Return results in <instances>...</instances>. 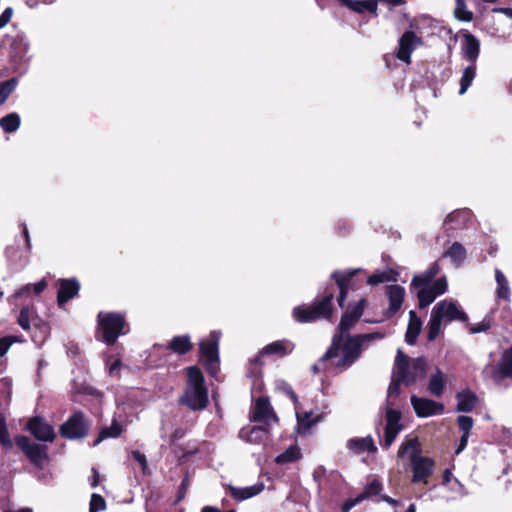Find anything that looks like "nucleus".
I'll return each instance as SVG.
<instances>
[{
  "mask_svg": "<svg viewBox=\"0 0 512 512\" xmlns=\"http://www.w3.org/2000/svg\"><path fill=\"white\" fill-rule=\"evenodd\" d=\"M366 303L367 300L361 298L357 302L348 304L341 316L337 332L332 337L331 345L319 359V362H326L337 358L339 353L342 352L341 358L333 362V365L341 370L348 369L360 358L364 342L383 338L384 334L380 332L358 335L349 334V331L362 317Z\"/></svg>",
  "mask_w": 512,
  "mask_h": 512,
  "instance_id": "1",
  "label": "nucleus"
},
{
  "mask_svg": "<svg viewBox=\"0 0 512 512\" xmlns=\"http://www.w3.org/2000/svg\"><path fill=\"white\" fill-rule=\"evenodd\" d=\"M358 271L359 270H335L332 272L330 277L335 281V284H327L322 292V295L317 297L314 302L310 304L318 321H332L335 312L333 300L336 288L339 289L337 303L340 308H344L351 282Z\"/></svg>",
  "mask_w": 512,
  "mask_h": 512,
  "instance_id": "2",
  "label": "nucleus"
},
{
  "mask_svg": "<svg viewBox=\"0 0 512 512\" xmlns=\"http://www.w3.org/2000/svg\"><path fill=\"white\" fill-rule=\"evenodd\" d=\"M178 402L192 411H200L208 406V389L204 374L198 366L187 368L186 387Z\"/></svg>",
  "mask_w": 512,
  "mask_h": 512,
  "instance_id": "3",
  "label": "nucleus"
},
{
  "mask_svg": "<svg viewBox=\"0 0 512 512\" xmlns=\"http://www.w3.org/2000/svg\"><path fill=\"white\" fill-rule=\"evenodd\" d=\"M126 326V319L121 313L100 311L97 315L96 338L112 346L119 336L126 334Z\"/></svg>",
  "mask_w": 512,
  "mask_h": 512,
  "instance_id": "4",
  "label": "nucleus"
},
{
  "mask_svg": "<svg viewBox=\"0 0 512 512\" xmlns=\"http://www.w3.org/2000/svg\"><path fill=\"white\" fill-rule=\"evenodd\" d=\"M199 353L203 359V366L207 373L215 377L219 372V335L212 331L208 340L199 343Z\"/></svg>",
  "mask_w": 512,
  "mask_h": 512,
  "instance_id": "5",
  "label": "nucleus"
},
{
  "mask_svg": "<svg viewBox=\"0 0 512 512\" xmlns=\"http://www.w3.org/2000/svg\"><path fill=\"white\" fill-rule=\"evenodd\" d=\"M92 421L82 411H75L66 420V440H83L91 430Z\"/></svg>",
  "mask_w": 512,
  "mask_h": 512,
  "instance_id": "6",
  "label": "nucleus"
},
{
  "mask_svg": "<svg viewBox=\"0 0 512 512\" xmlns=\"http://www.w3.org/2000/svg\"><path fill=\"white\" fill-rule=\"evenodd\" d=\"M379 2L392 7H397L404 5L406 0H343L341 4L357 14H364L368 12L374 17H377Z\"/></svg>",
  "mask_w": 512,
  "mask_h": 512,
  "instance_id": "7",
  "label": "nucleus"
},
{
  "mask_svg": "<svg viewBox=\"0 0 512 512\" xmlns=\"http://www.w3.org/2000/svg\"><path fill=\"white\" fill-rule=\"evenodd\" d=\"M401 412L396 409L389 408L385 414V428H384V444L383 447L388 449L396 440L400 431L404 428L401 424Z\"/></svg>",
  "mask_w": 512,
  "mask_h": 512,
  "instance_id": "8",
  "label": "nucleus"
},
{
  "mask_svg": "<svg viewBox=\"0 0 512 512\" xmlns=\"http://www.w3.org/2000/svg\"><path fill=\"white\" fill-rule=\"evenodd\" d=\"M411 471H412V483H428V479L431 477L435 461L426 456H420L413 460H410Z\"/></svg>",
  "mask_w": 512,
  "mask_h": 512,
  "instance_id": "9",
  "label": "nucleus"
},
{
  "mask_svg": "<svg viewBox=\"0 0 512 512\" xmlns=\"http://www.w3.org/2000/svg\"><path fill=\"white\" fill-rule=\"evenodd\" d=\"M423 43L422 38L418 37L413 31H405L399 39L396 57L406 63H411V54L417 47Z\"/></svg>",
  "mask_w": 512,
  "mask_h": 512,
  "instance_id": "10",
  "label": "nucleus"
},
{
  "mask_svg": "<svg viewBox=\"0 0 512 512\" xmlns=\"http://www.w3.org/2000/svg\"><path fill=\"white\" fill-rule=\"evenodd\" d=\"M411 404L415 414L420 418H426L433 415H440L444 412V404L428 398L411 396Z\"/></svg>",
  "mask_w": 512,
  "mask_h": 512,
  "instance_id": "11",
  "label": "nucleus"
},
{
  "mask_svg": "<svg viewBox=\"0 0 512 512\" xmlns=\"http://www.w3.org/2000/svg\"><path fill=\"white\" fill-rule=\"evenodd\" d=\"M15 441L33 464L38 466L43 464L46 459V449L44 446L31 442L26 436H18Z\"/></svg>",
  "mask_w": 512,
  "mask_h": 512,
  "instance_id": "12",
  "label": "nucleus"
},
{
  "mask_svg": "<svg viewBox=\"0 0 512 512\" xmlns=\"http://www.w3.org/2000/svg\"><path fill=\"white\" fill-rule=\"evenodd\" d=\"M385 293L389 300V307L384 312V316L389 319L401 309L405 297V289L398 284L387 285Z\"/></svg>",
  "mask_w": 512,
  "mask_h": 512,
  "instance_id": "13",
  "label": "nucleus"
},
{
  "mask_svg": "<svg viewBox=\"0 0 512 512\" xmlns=\"http://www.w3.org/2000/svg\"><path fill=\"white\" fill-rule=\"evenodd\" d=\"M27 430L39 441L52 442L55 438L52 426L40 417L30 419Z\"/></svg>",
  "mask_w": 512,
  "mask_h": 512,
  "instance_id": "14",
  "label": "nucleus"
},
{
  "mask_svg": "<svg viewBox=\"0 0 512 512\" xmlns=\"http://www.w3.org/2000/svg\"><path fill=\"white\" fill-rule=\"evenodd\" d=\"M294 349L295 344L291 340H276L264 346L255 361H258L260 356H276L278 358H283L290 355Z\"/></svg>",
  "mask_w": 512,
  "mask_h": 512,
  "instance_id": "15",
  "label": "nucleus"
},
{
  "mask_svg": "<svg viewBox=\"0 0 512 512\" xmlns=\"http://www.w3.org/2000/svg\"><path fill=\"white\" fill-rule=\"evenodd\" d=\"M395 366L397 369V376H400V381H403L405 385L410 386L417 381L418 375L413 374L410 371L409 357L405 355L401 350H398L397 352Z\"/></svg>",
  "mask_w": 512,
  "mask_h": 512,
  "instance_id": "16",
  "label": "nucleus"
},
{
  "mask_svg": "<svg viewBox=\"0 0 512 512\" xmlns=\"http://www.w3.org/2000/svg\"><path fill=\"white\" fill-rule=\"evenodd\" d=\"M461 53L469 63L477 64L480 54V41L474 34L468 31L463 34Z\"/></svg>",
  "mask_w": 512,
  "mask_h": 512,
  "instance_id": "17",
  "label": "nucleus"
},
{
  "mask_svg": "<svg viewBox=\"0 0 512 512\" xmlns=\"http://www.w3.org/2000/svg\"><path fill=\"white\" fill-rule=\"evenodd\" d=\"M271 418L276 419L277 416L271 407L269 398L266 396L258 397L255 401L251 420L254 422H267Z\"/></svg>",
  "mask_w": 512,
  "mask_h": 512,
  "instance_id": "18",
  "label": "nucleus"
},
{
  "mask_svg": "<svg viewBox=\"0 0 512 512\" xmlns=\"http://www.w3.org/2000/svg\"><path fill=\"white\" fill-rule=\"evenodd\" d=\"M455 398L457 400L456 411L458 412H472L479 403L477 394L470 389L457 392Z\"/></svg>",
  "mask_w": 512,
  "mask_h": 512,
  "instance_id": "19",
  "label": "nucleus"
},
{
  "mask_svg": "<svg viewBox=\"0 0 512 512\" xmlns=\"http://www.w3.org/2000/svg\"><path fill=\"white\" fill-rule=\"evenodd\" d=\"M440 312L442 315V319H446L448 322L451 321H461V322H468L469 318L467 314L459 309L456 303L454 302H446V301H440L438 302L434 307H439Z\"/></svg>",
  "mask_w": 512,
  "mask_h": 512,
  "instance_id": "20",
  "label": "nucleus"
},
{
  "mask_svg": "<svg viewBox=\"0 0 512 512\" xmlns=\"http://www.w3.org/2000/svg\"><path fill=\"white\" fill-rule=\"evenodd\" d=\"M73 398L72 400L74 402H80L79 396H87L94 400L101 401L104 393L98 389H96L94 386L87 384V383H77L73 382Z\"/></svg>",
  "mask_w": 512,
  "mask_h": 512,
  "instance_id": "21",
  "label": "nucleus"
},
{
  "mask_svg": "<svg viewBox=\"0 0 512 512\" xmlns=\"http://www.w3.org/2000/svg\"><path fill=\"white\" fill-rule=\"evenodd\" d=\"M268 430L264 427H244L239 432V437L252 444H261L267 440Z\"/></svg>",
  "mask_w": 512,
  "mask_h": 512,
  "instance_id": "22",
  "label": "nucleus"
},
{
  "mask_svg": "<svg viewBox=\"0 0 512 512\" xmlns=\"http://www.w3.org/2000/svg\"><path fill=\"white\" fill-rule=\"evenodd\" d=\"M347 447L354 454H362L364 452L376 453L377 447L375 446L374 440L371 436L364 438H351L347 442Z\"/></svg>",
  "mask_w": 512,
  "mask_h": 512,
  "instance_id": "23",
  "label": "nucleus"
},
{
  "mask_svg": "<svg viewBox=\"0 0 512 512\" xmlns=\"http://www.w3.org/2000/svg\"><path fill=\"white\" fill-rule=\"evenodd\" d=\"M166 349L177 355H185L193 349V343L189 335H178L168 342Z\"/></svg>",
  "mask_w": 512,
  "mask_h": 512,
  "instance_id": "24",
  "label": "nucleus"
},
{
  "mask_svg": "<svg viewBox=\"0 0 512 512\" xmlns=\"http://www.w3.org/2000/svg\"><path fill=\"white\" fill-rule=\"evenodd\" d=\"M407 453H409V460L422 456L421 443L417 437L406 439L399 446L397 451L399 458H403Z\"/></svg>",
  "mask_w": 512,
  "mask_h": 512,
  "instance_id": "25",
  "label": "nucleus"
},
{
  "mask_svg": "<svg viewBox=\"0 0 512 512\" xmlns=\"http://www.w3.org/2000/svg\"><path fill=\"white\" fill-rule=\"evenodd\" d=\"M422 321L414 310L409 312V322L405 333V341L408 345L416 344L417 338L421 332Z\"/></svg>",
  "mask_w": 512,
  "mask_h": 512,
  "instance_id": "26",
  "label": "nucleus"
},
{
  "mask_svg": "<svg viewBox=\"0 0 512 512\" xmlns=\"http://www.w3.org/2000/svg\"><path fill=\"white\" fill-rule=\"evenodd\" d=\"M228 489L232 498L238 501H243L258 495L264 489V485L263 483H260L244 488L229 486Z\"/></svg>",
  "mask_w": 512,
  "mask_h": 512,
  "instance_id": "27",
  "label": "nucleus"
},
{
  "mask_svg": "<svg viewBox=\"0 0 512 512\" xmlns=\"http://www.w3.org/2000/svg\"><path fill=\"white\" fill-rule=\"evenodd\" d=\"M470 219L469 211L466 209L455 210L447 215L445 225H450L447 229L456 230L466 226Z\"/></svg>",
  "mask_w": 512,
  "mask_h": 512,
  "instance_id": "28",
  "label": "nucleus"
},
{
  "mask_svg": "<svg viewBox=\"0 0 512 512\" xmlns=\"http://www.w3.org/2000/svg\"><path fill=\"white\" fill-rule=\"evenodd\" d=\"M440 308L441 306L439 307H433L432 309V312H431V317H430V320L428 322V326H427V340L428 341H434L440 331H441V323H442V315H441V312H440Z\"/></svg>",
  "mask_w": 512,
  "mask_h": 512,
  "instance_id": "29",
  "label": "nucleus"
},
{
  "mask_svg": "<svg viewBox=\"0 0 512 512\" xmlns=\"http://www.w3.org/2000/svg\"><path fill=\"white\" fill-rule=\"evenodd\" d=\"M122 432L123 426L114 419L109 427H104L99 431L93 442V446L99 445L102 441L108 438H117L121 435Z\"/></svg>",
  "mask_w": 512,
  "mask_h": 512,
  "instance_id": "30",
  "label": "nucleus"
},
{
  "mask_svg": "<svg viewBox=\"0 0 512 512\" xmlns=\"http://www.w3.org/2000/svg\"><path fill=\"white\" fill-rule=\"evenodd\" d=\"M292 317L296 322L301 324L318 321L310 305H300L294 307L292 310Z\"/></svg>",
  "mask_w": 512,
  "mask_h": 512,
  "instance_id": "31",
  "label": "nucleus"
},
{
  "mask_svg": "<svg viewBox=\"0 0 512 512\" xmlns=\"http://www.w3.org/2000/svg\"><path fill=\"white\" fill-rule=\"evenodd\" d=\"M497 373L502 379H512V346L505 350L497 365Z\"/></svg>",
  "mask_w": 512,
  "mask_h": 512,
  "instance_id": "32",
  "label": "nucleus"
},
{
  "mask_svg": "<svg viewBox=\"0 0 512 512\" xmlns=\"http://www.w3.org/2000/svg\"><path fill=\"white\" fill-rule=\"evenodd\" d=\"M445 387V376L440 368L436 367V371L431 375L428 389L431 394L440 397L443 394Z\"/></svg>",
  "mask_w": 512,
  "mask_h": 512,
  "instance_id": "33",
  "label": "nucleus"
},
{
  "mask_svg": "<svg viewBox=\"0 0 512 512\" xmlns=\"http://www.w3.org/2000/svg\"><path fill=\"white\" fill-rule=\"evenodd\" d=\"M477 64L469 63V65L464 69L462 77L460 78V88L459 94L463 95L466 93L468 88L471 86L473 80L476 77Z\"/></svg>",
  "mask_w": 512,
  "mask_h": 512,
  "instance_id": "34",
  "label": "nucleus"
},
{
  "mask_svg": "<svg viewBox=\"0 0 512 512\" xmlns=\"http://www.w3.org/2000/svg\"><path fill=\"white\" fill-rule=\"evenodd\" d=\"M399 276V273L394 269H389L387 271H382L378 273H373L370 275L367 279V283L369 285H378L385 282H396L397 278Z\"/></svg>",
  "mask_w": 512,
  "mask_h": 512,
  "instance_id": "35",
  "label": "nucleus"
},
{
  "mask_svg": "<svg viewBox=\"0 0 512 512\" xmlns=\"http://www.w3.org/2000/svg\"><path fill=\"white\" fill-rule=\"evenodd\" d=\"M11 49L15 56L23 59L30 49L28 38L24 34H18L11 44Z\"/></svg>",
  "mask_w": 512,
  "mask_h": 512,
  "instance_id": "36",
  "label": "nucleus"
},
{
  "mask_svg": "<svg viewBox=\"0 0 512 512\" xmlns=\"http://www.w3.org/2000/svg\"><path fill=\"white\" fill-rule=\"evenodd\" d=\"M445 256L449 257L454 264L460 266L466 259L467 253L464 246L459 242H454L445 252Z\"/></svg>",
  "mask_w": 512,
  "mask_h": 512,
  "instance_id": "37",
  "label": "nucleus"
},
{
  "mask_svg": "<svg viewBox=\"0 0 512 512\" xmlns=\"http://www.w3.org/2000/svg\"><path fill=\"white\" fill-rule=\"evenodd\" d=\"M66 354L74 360V364L80 369L86 368L85 357L77 343L70 341L66 345Z\"/></svg>",
  "mask_w": 512,
  "mask_h": 512,
  "instance_id": "38",
  "label": "nucleus"
},
{
  "mask_svg": "<svg viewBox=\"0 0 512 512\" xmlns=\"http://www.w3.org/2000/svg\"><path fill=\"white\" fill-rule=\"evenodd\" d=\"M0 126L6 133H12L18 130L20 126V117L17 113H10L0 119Z\"/></svg>",
  "mask_w": 512,
  "mask_h": 512,
  "instance_id": "39",
  "label": "nucleus"
},
{
  "mask_svg": "<svg viewBox=\"0 0 512 512\" xmlns=\"http://www.w3.org/2000/svg\"><path fill=\"white\" fill-rule=\"evenodd\" d=\"M495 279L497 282V297L501 299H508L510 294L508 281L499 269L495 270Z\"/></svg>",
  "mask_w": 512,
  "mask_h": 512,
  "instance_id": "40",
  "label": "nucleus"
},
{
  "mask_svg": "<svg viewBox=\"0 0 512 512\" xmlns=\"http://www.w3.org/2000/svg\"><path fill=\"white\" fill-rule=\"evenodd\" d=\"M436 295L430 287H424L417 292L418 306L423 309L429 306L436 299Z\"/></svg>",
  "mask_w": 512,
  "mask_h": 512,
  "instance_id": "41",
  "label": "nucleus"
},
{
  "mask_svg": "<svg viewBox=\"0 0 512 512\" xmlns=\"http://www.w3.org/2000/svg\"><path fill=\"white\" fill-rule=\"evenodd\" d=\"M36 321L37 319L33 316L32 311L28 307L21 309L18 317V323L23 329H30L31 325H36Z\"/></svg>",
  "mask_w": 512,
  "mask_h": 512,
  "instance_id": "42",
  "label": "nucleus"
},
{
  "mask_svg": "<svg viewBox=\"0 0 512 512\" xmlns=\"http://www.w3.org/2000/svg\"><path fill=\"white\" fill-rule=\"evenodd\" d=\"M300 458V451L297 447H289L276 457L278 464L292 463Z\"/></svg>",
  "mask_w": 512,
  "mask_h": 512,
  "instance_id": "43",
  "label": "nucleus"
},
{
  "mask_svg": "<svg viewBox=\"0 0 512 512\" xmlns=\"http://www.w3.org/2000/svg\"><path fill=\"white\" fill-rule=\"evenodd\" d=\"M454 15L458 20L463 22H470L473 19V13L467 10L464 0H456Z\"/></svg>",
  "mask_w": 512,
  "mask_h": 512,
  "instance_id": "44",
  "label": "nucleus"
},
{
  "mask_svg": "<svg viewBox=\"0 0 512 512\" xmlns=\"http://www.w3.org/2000/svg\"><path fill=\"white\" fill-rule=\"evenodd\" d=\"M15 78L0 82V105H2L17 86Z\"/></svg>",
  "mask_w": 512,
  "mask_h": 512,
  "instance_id": "45",
  "label": "nucleus"
},
{
  "mask_svg": "<svg viewBox=\"0 0 512 512\" xmlns=\"http://www.w3.org/2000/svg\"><path fill=\"white\" fill-rule=\"evenodd\" d=\"M465 323L471 334L486 332L492 326V316L490 314L486 315L479 324H470L469 322Z\"/></svg>",
  "mask_w": 512,
  "mask_h": 512,
  "instance_id": "46",
  "label": "nucleus"
},
{
  "mask_svg": "<svg viewBox=\"0 0 512 512\" xmlns=\"http://www.w3.org/2000/svg\"><path fill=\"white\" fill-rule=\"evenodd\" d=\"M381 491L382 483L379 480L374 479L365 486L363 492L360 493L359 496H362L364 500L366 498L379 495Z\"/></svg>",
  "mask_w": 512,
  "mask_h": 512,
  "instance_id": "47",
  "label": "nucleus"
},
{
  "mask_svg": "<svg viewBox=\"0 0 512 512\" xmlns=\"http://www.w3.org/2000/svg\"><path fill=\"white\" fill-rule=\"evenodd\" d=\"M427 360L425 357H417L412 360L411 368L413 371L411 373L417 374L418 378L424 377L427 372Z\"/></svg>",
  "mask_w": 512,
  "mask_h": 512,
  "instance_id": "48",
  "label": "nucleus"
},
{
  "mask_svg": "<svg viewBox=\"0 0 512 512\" xmlns=\"http://www.w3.org/2000/svg\"><path fill=\"white\" fill-rule=\"evenodd\" d=\"M80 287V282L75 277L66 278V303L78 295Z\"/></svg>",
  "mask_w": 512,
  "mask_h": 512,
  "instance_id": "49",
  "label": "nucleus"
},
{
  "mask_svg": "<svg viewBox=\"0 0 512 512\" xmlns=\"http://www.w3.org/2000/svg\"><path fill=\"white\" fill-rule=\"evenodd\" d=\"M106 365L108 367V373L111 377H120V370L122 367V361L120 358H113V356H108L105 360Z\"/></svg>",
  "mask_w": 512,
  "mask_h": 512,
  "instance_id": "50",
  "label": "nucleus"
},
{
  "mask_svg": "<svg viewBox=\"0 0 512 512\" xmlns=\"http://www.w3.org/2000/svg\"><path fill=\"white\" fill-rule=\"evenodd\" d=\"M46 286H47L46 280L42 279L41 281H39L38 283H36L34 285L28 284V285L24 286L23 288L19 289L16 293V296L22 297L26 294H29L32 288H33L35 294H40L46 288Z\"/></svg>",
  "mask_w": 512,
  "mask_h": 512,
  "instance_id": "51",
  "label": "nucleus"
},
{
  "mask_svg": "<svg viewBox=\"0 0 512 512\" xmlns=\"http://www.w3.org/2000/svg\"><path fill=\"white\" fill-rule=\"evenodd\" d=\"M456 422L462 434L470 435V432L474 425V420L471 416L460 415L457 417Z\"/></svg>",
  "mask_w": 512,
  "mask_h": 512,
  "instance_id": "52",
  "label": "nucleus"
},
{
  "mask_svg": "<svg viewBox=\"0 0 512 512\" xmlns=\"http://www.w3.org/2000/svg\"><path fill=\"white\" fill-rule=\"evenodd\" d=\"M106 501L100 494L93 493L90 499L89 512H100L106 509Z\"/></svg>",
  "mask_w": 512,
  "mask_h": 512,
  "instance_id": "53",
  "label": "nucleus"
},
{
  "mask_svg": "<svg viewBox=\"0 0 512 512\" xmlns=\"http://www.w3.org/2000/svg\"><path fill=\"white\" fill-rule=\"evenodd\" d=\"M298 425L303 430L310 429L313 425H315L319 421V416L312 418V412H305L303 415H298Z\"/></svg>",
  "mask_w": 512,
  "mask_h": 512,
  "instance_id": "54",
  "label": "nucleus"
},
{
  "mask_svg": "<svg viewBox=\"0 0 512 512\" xmlns=\"http://www.w3.org/2000/svg\"><path fill=\"white\" fill-rule=\"evenodd\" d=\"M0 443L5 448L12 447V441L7 432L6 420H5L4 416H2V415H0Z\"/></svg>",
  "mask_w": 512,
  "mask_h": 512,
  "instance_id": "55",
  "label": "nucleus"
},
{
  "mask_svg": "<svg viewBox=\"0 0 512 512\" xmlns=\"http://www.w3.org/2000/svg\"><path fill=\"white\" fill-rule=\"evenodd\" d=\"M448 287L447 280L445 277H441L434 281V283L430 286L432 291L436 296L442 295L446 292Z\"/></svg>",
  "mask_w": 512,
  "mask_h": 512,
  "instance_id": "56",
  "label": "nucleus"
},
{
  "mask_svg": "<svg viewBox=\"0 0 512 512\" xmlns=\"http://www.w3.org/2000/svg\"><path fill=\"white\" fill-rule=\"evenodd\" d=\"M430 281L423 275H415L412 278L410 287L414 289H422L424 287H430L429 286Z\"/></svg>",
  "mask_w": 512,
  "mask_h": 512,
  "instance_id": "57",
  "label": "nucleus"
},
{
  "mask_svg": "<svg viewBox=\"0 0 512 512\" xmlns=\"http://www.w3.org/2000/svg\"><path fill=\"white\" fill-rule=\"evenodd\" d=\"M188 487H189V478L186 475L182 479V481H181V483H180V485L178 487L177 497H176V501H175L176 503L182 501L185 498L187 490H188Z\"/></svg>",
  "mask_w": 512,
  "mask_h": 512,
  "instance_id": "58",
  "label": "nucleus"
},
{
  "mask_svg": "<svg viewBox=\"0 0 512 512\" xmlns=\"http://www.w3.org/2000/svg\"><path fill=\"white\" fill-rule=\"evenodd\" d=\"M280 389L287 397L291 399L294 405L298 404V396L290 384L283 382L280 386Z\"/></svg>",
  "mask_w": 512,
  "mask_h": 512,
  "instance_id": "59",
  "label": "nucleus"
},
{
  "mask_svg": "<svg viewBox=\"0 0 512 512\" xmlns=\"http://www.w3.org/2000/svg\"><path fill=\"white\" fill-rule=\"evenodd\" d=\"M131 456L140 464L143 473H145L148 468L146 456L138 450L131 451Z\"/></svg>",
  "mask_w": 512,
  "mask_h": 512,
  "instance_id": "60",
  "label": "nucleus"
},
{
  "mask_svg": "<svg viewBox=\"0 0 512 512\" xmlns=\"http://www.w3.org/2000/svg\"><path fill=\"white\" fill-rule=\"evenodd\" d=\"M363 501L362 496L347 499L342 505V512H349L354 506Z\"/></svg>",
  "mask_w": 512,
  "mask_h": 512,
  "instance_id": "61",
  "label": "nucleus"
},
{
  "mask_svg": "<svg viewBox=\"0 0 512 512\" xmlns=\"http://www.w3.org/2000/svg\"><path fill=\"white\" fill-rule=\"evenodd\" d=\"M440 271V266L437 262L431 264L423 275L431 282Z\"/></svg>",
  "mask_w": 512,
  "mask_h": 512,
  "instance_id": "62",
  "label": "nucleus"
},
{
  "mask_svg": "<svg viewBox=\"0 0 512 512\" xmlns=\"http://www.w3.org/2000/svg\"><path fill=\"white\" fill-rule=\"evenodd\" d=\"M12 15H13V10L10 7L6 8L2 12V14L0 16V28H3L10 22Z\"/></svg>",
  "mask_w": 512,
  "mask_h": 512,
  "instance_id": "63",
  "label": "nucleus"
},
{
  "mask_svg": "<svg viewBox=\"0 0 512 512\" xmlns=\"http://www.w3.org/2000/svg\"><path fill=\"white\" fill-rule=\"evenodd\" d=\"M57 301L60 307L64 305V279L57 281Z\"/></svg>",
  "mask_w": 512,
  "mask_h": 512,
  "instance_id": "64",
  "label": "nucleus"
}]
</instances>
